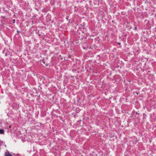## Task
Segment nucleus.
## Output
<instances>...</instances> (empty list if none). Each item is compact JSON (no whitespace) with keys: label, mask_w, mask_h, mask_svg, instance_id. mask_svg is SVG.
<instances>
[{"label":"nucleus","mask_w":156,"mask_h":156,"mask_svg":"<svg viewBox=\"0 0 156 156\" xmlns=\"http://www.w3.org/2000/svg\"><path fill=\"white\" fill-rule=\"evenodd\" d=\"M5 156H12L9 152V151L6 152L5 154Z\"/></svg>","instance_id":"obj_1"},{"label":"nucleus","mask_w":156,"mask_h":156,"mask_svg":"<svg viewBox=\"0 0 156 156\" xmlns=\"http://www.w3.org/2000/svg\"><path fill=\"white\" fill-rule=\"evenodd\" d=\"M4 133V131L2 129H0V134H3Z\"/></svg>","instance_id":"obj_2"},{"label":"nucleus","mask_w":156,"mask_h":156,"mask_svg":"<svg viewBox=\"0 0 156 156\" xmlns=\"http://www.w3.org/2000/svg\"><path fill=\"white\" fill-rule=\"evenodd\" d=\"M137 27H135V28H134V30H137Z\"/></svg>","instance_id":"obj_3"},{"label":"nucleus","mask_w":156,"mask_h":156,"mask_svg":"<svg viewBox=\"0 0 156 156\" xmlns=\"http://www.w3.org/2000/svg\"><path fill=\"white\" fill-rule=\"evenodd\" d=\"M71 55H69V58H71Z\"/></svg>","instance_id":"obj_4"},{"label":"nucleus","mask_w":156,"mask_h":156,"mask_svg":"<svg viewBox=\"0 0 156 156\" xmlns=\"http://www.w3.org/2000/svg\"><path fill=\"white\" fill-rule=\"evenodd\" d=\"M42 62H43L44 63L45 62L44 61V60H43L42 61Z\"/></svg>","instance_id":"obj_5"},{"label":"nucleus","mask_w":156,"mask_h":156,"mask_svg":"<svg viewBox=\"0 0 156 156\" xmlns=\"http://www.w3.org/2000/svg\"><path fill=\"white\" fill-rule=\"evenodd\" d=\"M118 44H120V43H118Z\"/></svg>","instance_id":"obj_6"}]
</instances>
